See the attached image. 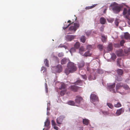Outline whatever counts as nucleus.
I'll list each match as a JSON object with an SVG mask.
<instances>
[{"label":"nucleus","mask_w":130,"mask_h":130,"mask_svg":"<svg viewBox=\"0 0 130 130\" xmlns=\"http://www.w3.org/2000/svg\"><path fill=\"white\" fill-rule=\"evenodd\" d=\"M123 87L126 90H128L129 89V87L127 85L123 84Z\"/></svg>","instance_id":"39"},{"label":"nucleus","mask_w":130,"mask_h":130,"mask_svg":"<svg viewBox=\"0 0 130 130\" xmlns=\"http://www.w3.org/2000/svg\"><path fill=\"white\" fill-rule=\"evenodd\" d=\"M52 123L53 124V123H55V122H54V120H52Z\"/></svg>","instance_id":"59"},{"label":"nucleus","mask_w":130,"mask_h":130,"mask_svg":"<svg viewBox=\"0 0 130 130\" xmlns=\"http://www.w3.org/2000/svg\"><path fill=\"white\" fill-rule=\"evenodd\" d=\"M74 84L79 86H82L83 85V82L81 80H78L74 83Z\"/></svg>","instance_id":"17"},{"label":"nucleus","mask_w":130,"mask_h":130,"mask_svg":"<svg viewBox=\"0 0 130 130\" xmlns=\"http://www.w3.org/2000/svg\"><path fill=\"white\" fill-rule=\"evenodd\" d=\"M124 38L125 39H130V35L128 32H126L124 33Z\"/></svg>","instance_id":"22"},{"label":"nucleus","mask_w":130,"mask_h":130,"mask_svg":"<svg viewBox=\"0 0 130 130\" xmlns=\"http://www.w3.org/2000/svg\"><path fill=\"white\" fill-rule=\"evenodd\" d=\"M66 85L64 83H62L61 85V87L59 88L60 90H63L67 89H66Z\"/></svg>","instance_id":"19"},{"label":"nucleus","mask_w":130,"mask_h":130,"mask_svg":"<svg viewBox=\"0 0 130 130\" xmlns=\"http://www.w3.org/2000/svg\"><path fill=\"white\" fill-rule=\"evenodd\" d=\"M58 55L59 57H61L64 56V54L62 52L59 53H58Z\"/></svg>","instance_id":"44"},{"label":"nucleus","mask_w":130,"mask_h":130,"mask_svg":"<svg viewBox=\"0 0 130 130\" xmlns=\"http://www.w3.org/2000/svg\"><path fill=\"white\" fill-rule=\"evenodd\" d=\"M127 13V15L125 16V17L127 19L129 20V16H130V9H129L127 10L126 8H124L123 10V14L124 15H125Z\"/></svg>","instance_id":"4"},{"label":"nucleus","mask_w":130,"mask_h":130,"mask_svg":"<svg viewBox=\"0 0 130 130\" xmlns=\"http://www.w3.org/2000/svg\"><path fill=\"white\" fill-rule=\"evenodd\" d=\"M116 53L118 56H121L123 55V51L122 49L117 51Z\"/></svg>","instance_id":"11"},{"label":"nucleus","mask_w":130,"mask_h":130,"mask_svg":"<svg viewBox=\"0 0 130 130\" xmlns=\"http://www.w3.org/2000/svg\"><path fill=\"white\" fill-rule=\"evenodd\" d=\"M41 71H43V73H44L46 72L47 69L45 67H43L41 68Z\"/></svg>","instance_id":"43"},{"label":"nucleus","mask_w":130,"mask_h":130,"mask_svg":"<svg viewBox=\"0 0 130 130\" xmlns=\"http://www.w3.org/2000/svg\"><path fill=\"white\" fill-rule=\"evenodd\" d=\"M100 30L102 31H104V27L103 26H102L100 28Z\"/></svg>","instance_id":"54"},{"label":"nucleus","mask_w":130,"mask_h":130,"mask_svg":"<svg viewBox=\"0 0 130 130\" xmlns=\"http://www.w3.org/2000/svg\"><path fill=\"white\" fill-rule=\"evenodd\" d=\"M67 68L64 70V72L67 75L70 73H73L76 71L77 69V67L74 63L72 62H69L67 64Z\"/></svg>","instance_id":"1"},{"label":"nucleus","mask_w":130,"mask_h":130,"mask_svg":"<svg viewBox=\"0 0 130 130\" xmlns=\"http://www.w3.org/2000/svg\"><path fill=\"white\" fill-rule=\"evenodd\" d=\"M100 23L102 24H104L106 22V19L103 17H101L100 19Z\"/></svg>","instance_id":"18"},{"label":"nucleus","mask_w":130,"mask_h":130,"mask_svg":"<svg viewBox=\"0 0 130 130\" xmlns=\"http://www.w3.org/2000/svg\"><path fill=\"white\" fill-rule=\"evenodd\" d=\"M73 21H71L69 20L68 21V23H69V24H72L73 23V24H77L75 23H74L73 21Z\"/></svg>","instance_id":"42"},{"label":"nucleus","mask_w":130,"mask_h":130,"mask_svg":"<svg viewBox=\"0 0 130 130\" xmlns=\"http://www.w3.org/2000/svg\"><path fill=\"white\" fill-rule=\"evenodd\" d=\"M114 106L116 108H119L122 105L120 102H118L117 104L114 105Z\"/></svg>","instance_id":"33"},{"label":"nucleus","mask_w":130,"mask_h":130,"mask_svg":"<svg viewBox=\"0 0 130 130\" xmlns=\"http://www.w3.org/2000/svg\"><path fill=\"white\" fill-rule=\"evenodd\" d=\"M107 106L110 109H112L113 108V106L112 104L109 103H107Z\"/></svg>","instance_id":"31"},{"label":"nucleus","mask_w":130,"mask_h":130,"mask_svg":"<svg viewBox=\"0 0 130 130\" xmlns=\"http://www.w3.org/2000/svg\"><path fill=\"white\" fill-rule=\"evenodd\" d=\"M67 91V89H64V90H62L60 92V95L61 96L63 95Z\"/></svg>","instance_id":"34"},{"label":"nucleus","mask_w":130,"mask_h":130,"mask_svg":"<svg viewBox=\"0 0 130 130\" xmlns=\"http://www.w3.org/2000/svg\"><path fill=\"white\" fill-rule=\"evenodd\" d=\"M76 51V50L75 48H72L70 50V52L72 54V53Z\"/></svg>","instance_id":"40"},{"label":"nucleus","mask_w":130,"mask_h":130,"mask_svg":"<svg viewBox=\"0 0 130 130\" xmlns=\"http://www.w3.org/2000/svg\"><path fill=\"white\" fill-rule=\"evenodd\" d=\"M67 59L66 58L62 59L61 60V63L62 64H65L67 62Z\"/></svg>","instance_id":"24"},{"label":"nucleus","mask_w":130,"mask_h":130,"mask_svg":"<svg viewBox=\"0 0 130 130\" xmlns=\"http://www.w3.org/2000/svg\"><path fill=\"white\" fill-rule=\"evenodd\" d=\"M115 86V84L114 83L112 85L108 86V88L109 89L110 91H112L113 93L115 92L114 89Z\"/></svg>","instance_id":"9"},{"label":"nucleus","mask_w":130,"mask_h":130,"mask_svg":"<svg viewBox=\"0 0 130 130\" xmlns=\"http://www.w3.org/2000/svg\"><path fill=\"white\" fill-rule=\"evenodd\" d=\"M54 128L56 130H58V127L57 126H54Z\"/></svg>","instance_id":"56"},{"label":"nucleus","mask_w":130,"mask_h":130,"mask_svg":"<svg viewBox=\"0 0 130 130\" xmlns=\"http://www.w3.org/2000/svg\"><path fill=\"white\" fill-rule=\"evenodd\" d=\"M116 58V56L115 54L114 53H112L111 54V58L113 60L115 59Z\"/></svg>","instance_id":"38"},{"label":"nucleus","mask_w":130,"mask_h":130,"mask_svg":"<svg viewBox=\"0 0 130 130\" xmlns=\"http://www.w3.org/2000/svg\"><path fill=\"white\" fill-rule=\"evenodd\" d=\"M112 49V43H110L108 46L107 50V52H108L109 51H111Z\"/></svg>","instance_id":"16"},{"label":"nucleus","mask_w":130,"mask_h":130,"mask_svg":"<svg viewBox=\"0 0 130 130\" xmlns=\"http://www.w3.org/2000/svg\"><path fill=\"white\" fill-rule=\"evenodd\" d=\"M62 70V67L61 65H57L55 67V71L56 72L59 73Z\"/></svg>","instance_id":"7"},{"label":"nucleus","mask_w":130,"mask_h":130,"mask_svg":"<svg viewBox=\"0 0 130 130\" xmlns=\"http://www.w3.org/2000/svg\"><path fill=\"white\" fill-rule=\"evenodd\" d=\"M86 35L87 36H88L90 35L91 33V31H87L86 32Z\"/></svg>","instance_id":"52"},{"label":"nucleus","mask_w":130,"mask_h":130,"mask_svg":"<svg viewBox=\"0 0 130 130\" xmlns=\"http://www.w3.org/2000/svg\"><path fill=\"white\" fill-rule=\"evenodd\" d=\"M92 48V46L91 45H88L87 47V48L88 50H90Z\"/></svg>","instance_id":"51"},{"label":"nucleus","mask_w":130,"mask_h":130,"mask_svg":"<svg viewBox=\"0 0 130 130\" xmlns=\"http://www.w3.org/2000/svg\"><path fill=\"white\" fill-rule=\"evenodd\" d=\"M82 77L83 78L85 79H87V77L86 75H82Z\"/></svg>","instance_id":"53"},{"label":"nucleus","mask_w":130,"mask_h":130,"mask_svg":"<svg viewBox=\"0 0 130 130\" xmlns=\"http://www.w3.org/2000/svg\"><path fill=\"white\" fill-rule=\"evenodd\" d=\"M68 25L67 26H66L65 27L64 26L63 27V28L64 30L66 29L67 27H68L69 25Z\"/></svg>","instance_id":"55"},{"label":"nucleus","mask_w":130,"mask_h":130,"mask_svg":"<svg viewBox=\"0 0 130 130\" xmlns=\"http://www.w3.org/2000/svg\"><path fill=\"white\" fill-rule=\"evenodd\" d=\"M87 66V71H89L90 70V69L89 67V63H87L86 65Z\"/></svg>","instance_id":"45"},{"label":"nucleus","mask_w":130,"mask_h":130,"mask_svg":"<svg viewBox=\"0 0 130 130\" xmlns=\"http://www.w3.org/2000/svg\"><path fill=\"white\" fill-rule=\"evenodd\" d=\"M78 27V25H74L73 26H71L69 27V30L70 31H73L75 32Z\"/></svg>","instance_id":"6"},{"label":"nucleus","mask_w":130,"mask_h":130,"mask_svg":"<svg viewBox=\"0 0 130 130\" xmlns=\"http://www.w3.org/2000/svg\"><path fill=\"white\" fill-rule=\"evenodd\" d=\"M90 99L93 102H98L99 99L98 97L95 94H92L90 96Z\"/></svg>","instance_id":"3"},{"label":"nucleus","mask_w":130,"mask_h":130,"mask_svg":"<svg viewBox=\"0 0 130 130\" xmlns=\"http://www.w3.org/2000/svg\"><path fill=\"white\" fill-rule=\"evenodd\" d=\"M117 25V26H118V25Z\"/></svg>","instance_id":"63"},{"label":"nucleus","mask_w":130,"mask_h":130,"mask_svg":"<svg viewBox=\"0 0 130 130\" xmlns=\"http://www.w3.org/2000/svg\"><path fill=\"white\" fill-rule=\"evenodd\" d=\"M107 20L108 22L111 23L113 22L114 20L113 19H107Z\"/></svg>","instance_id":"46"},{"label":"nucleus","mask_w":130,"mask_h":130,"mask_svg":"<svg viewBox=\"0 0 130 130\" xmlns=\"http://www.w3.org/2000/svg\"><path fill=\"white\" fill-rule=\"evenodd\" d=\"M44 62L46 66L49 67V64H48V61L47 59H45L44 60Z\"/></svg>","instance_id":"35"},{"label":"nucleus","mask_w":130,"mask_h":130,"mask_svg":"<svg viewBox=\"0 0 130 130\" xmlns=\"http://www.w3.org/2000/svg\"><path fill=\"white\" fill-rule=\"evenodd\" d=\"M83 124L86 125H88L89 123V120L86 119H83Z\"/></svg>","instance_id":"21"},{"label":"nucleus","mask_w":130,"mask_h":130,"mask_svg":"<svg viewBox=\"0 0 130 130\" xmlns=\"http://www.w3.org/2000/svg\"><path fill=\"white\" fill-rule=\"evenodd\" d=\"M83 100V99L81 96L79 95H78L76 96L75 101L76 103L79 104Z\"/></svg>","instance_id":"8"},{"label":"nucleus","mask_w":130,"mask_h":130,"mask_svg":"<svg viewBox=\"0 0 130 130\" xmlns=\"http://www.w3.org/2000/svg\"><path fill=\"white\" fill-rule=\"evenodd\" d=\"M77 19V17H75V16L74 17V21H75Z\"/></svg>","instance_id":"57"},{"label":"nucleus","mask_w":130,"mask_h":130,"mask_svg":"<svg viewBox=\"0 0 130 130\" xmlns=\"http://www.w3.org/2000/svg\"><path fill=\"white\" fill-rule=\"evenodd\" d=\"M129 27H130V25H129Z\"/></svg>","instance_id":"62"},{"label":"nucleus","mask_w":130,"mask_h":130,"mask_svg":"<svg viewBox=\"0 0 130 130\" xmlns=\"http://www.w3.org/2000/svg\"><path fill=\"white\" fill-rule=\"evenodd\" d=\"M68 103V104L72 105H74L75 104L74 102L72 101H69Z\"/></svg>","instance_id":"36"},{"label":"nucleus","mask_w":130,"mask_h":130,"mask_svg":"<svg viewBox=\"0 0 130 130\" xmlns=\"http://www.w3.org/2000/svg\"><path fill=\"white\" fill-rule=\"evenodd\" d=\"M103 113L104 114H106L107 113V112H103Z\"/></svg>","instance_id":"58"},{"label":"nucleus","mask_w":130,"mask_h":130,"mask_svg":"<svg viewBox=\"0 0 130 130\" xmlns=\"http://www.w3.org/2000/svg\"><path fill=\"white\" fill-rule=\"evenodd\" d=\"M120 22V20L118 19H116L115 21V24H118Z\"/></svg>","instance_id":"48"},{"label":"nucleus","mask_w":130,"mask_h":130,"mask_svg":"<svg viewBox=\"0 0 130 130\" xmlns=\"http://www.w3.org/2000/svg\"><path fill=\"white\" fill-rule=\"evenodd\" d=\"M96 4H94V5H93L92 6H90L86 7L85 8V9L86 10L91 9L95 7L96 6Z\"/></svg>","instance_id":"32"},{"label":"nucleus","mask_w":130,"mask_h":130,"mask_svg":"<svg viewBox=\"0 0 130 130\" xmlns=\"http://www.w3.org/2000/svg\"><path fill=\"white\" fill-rule=\"evenodd\" d=\"M97 47L100 51L103 50L104 48L103 46L101 44H99L97 46Z\"/></svg>","instance_id":"27"},{"label":"nucleus","mask_w":130,"mask_h":130,"mask_svg":"<svg viewBox=\"0 0 130 130\" xmlns=\"http://www.w3.org/2000/svg\"><path fill=\"white\" fill-rule=\"evenodd\" d=\"M106 9H105L104 10V12L105 11H106Z\"/></svg>","instance_id":"61"},{"label":"nucleus","mask_w":130,"mask_h":130,"mask_svg":"<svg viewBox=\"0 0 130 130\" xmlns=\"http://www.w3.org/2000/svg\"><path fill=\"white\" fill-rule=\"evenodd\" d=\"M55 58L57 59H58V58L57 57H55Z\"/></svg>","instance_id":"60"},{"label":"nucleus","mask_w":130,"mask_h":130,"mask_svg":"<svg viewBox=\"0 0 130 130\" xmlns=\"http://www.w3.org/2000/svg\"><path fill=\"white\" fill-rule=\"evenodd\" d=\"M123 87V83H117L116 86V89L117 91Z\"/></svg>","instance_id":"13"},{"label":"nucleus","mask_w":130,"mask_h":130,"mask_svg":"<svg viewBox=\"0 0 130 130\" xmlns=\"http://www.w3.org/2000/svg\"><path fill=\"white\" fill-rule=\"evenodd\" d=\"M50 122L48 119L46 120V122L44 123V125L45 126H48L50 124Z\"/></svg>","instance_id":"28"},{"label":"nucleus","mask_w":130,"mask_h":130,"mask_svg":"<svg viewBox=\"0 0 130 130\" xmlns=\"http://www.w3.org/2000/svg\"><path fill=\"white\" fill-rule=\"evenodd\" d=\"M79 88V87L75 85H71L70 87V89L74 92L77 91Z\"/></svg>","instance_id":"12"},{"label":"nucleus","mask_w":130,"mask_h":130,"mask_svg":"<svg viewBox=\"0 0 130 130\" xmlns=\"http://www.w3.org/2000/svg\"><path fill=\"white\" fill-rule=\"evenodd\" d=\"M85 65V62L83 61H82L78 63V66L79 68L80 69L84 67Z\"/></svg>","instance_id":"14"},{"label":"nucleus","mask_w":130,"mask_h":130,"mask_svg":"<svg viewBox=\"0 0 130 130\" xmlns=\"http://www.w3.org/2000/svg\"><path fill=\"white\" fill-rule=\"evenodd\" d=\"M117 65L119 67H120V63L122 62V60L121 59L119 58L117 59Z\"/></svg>","instance_id":"30"},{"label":"nucleus","mask_w":130,"mask_h":130,"mask_svg":"<svg viewBox=\"0 0 130 130\" xmlns=\"http://www.w3.org/2000/svg\"><path fill=\"white\" fill-rule=\"evenodd\" d=\"M110 6L112 8L113 12L116 13H118L121 10V6L116 2L112 3Z\"/></svg>","instance_id":"2"},{"label":"nucleus","mask_w":130,"mask_h":130,"mask_svg":"<svg viewBox=\"0 0 130 130\" xmlns=\"http://www.w3.org/2000/svg\"><path fill=\"white\" fill-rule=\"evenodd\" d=\"M80 46V43L78 42H77L74 45V48L76 49L78 48Z\"/></svg>","instance_id":"29"},{"label":"nucleus","mask_w":130,"mask_h":130,"mask_svg":"<svg viewBox=\"0 0 130 130\" xmlns=\"http://www.w3.org/2000/svg\"><path fill=\"white\" fill-rule=\"evenodd\" d=\"M75 37V36L73 35H68L66 36V40L67 41H70L74 39Z\"/></svg>","instance_id":"5"},{"label":"nucleus","mask_w":130,"mask_h":130,"mask_svg":"<svg viewBox=\"0 0 130 130\" xmlns=\"http://www.w3.org/2000/svg\"><path fill=\"white\" fill-rule=\"evenodd\" d=\"M114 46L115 47H119L120 46L119 44L118 43L114 44Z\"/></svg>","instance_id":"47"},{"label":"nucleus","mask_w":130,"mask_h":130,"mask_svg":"<svg viewBox=\"0 0 130 130\" xmlns=\"http://www.w3.org/2000/svg\"><path fill=\"white\" fill-rule=\"evenodd\" d=\"M85 51L84 48L83 46H81L79 48V53L81 55L83 54Z\"/></svg>","instance_id":"20"},{"label":"nucleus","mask_w":130,"mask_h":130,"mask_svg":"<svg viewBox=\"0 0 130 130\" xmlns=\"http://www.w3.org/2000/svg\"><path fill=\"white\" fill-rule=\"evenodd\" d=\"M91 54L89 53V51H88L86 52L84 54V55L86 57L88 56H90Z\"/></svg>","instance_id":"37"},{"label":"nucleus","mask_w":130,"mask_h":130,"mask_svg":"<svg viewBox=\"0 0 130 130\" xmlns=\"http://www.w3.org/2000/svg\"><path fill=\"white\" fill-rule=\"evenodd\" d=\"M63 120V119L62 117L60 116L57 118L56 122L57 123L60 124H61Z\"/></svg>","instance_id":"15"},{"label":"nucleus","mask_w":130,"mask_h":130,"mask_svg":"<svg viewBox=\"0 0 130 130\" xmlns=\"http://www.w3.org/2000/svg\"><path fill=\"white\" fill-rule=\"evenodd\" d=\"M124 109L123 108H121L118 110H117L116 112V114L117 116H119L124 111Z\"/></svg>","instance_id":"10"},{"label":"nucleus","mask_w":130,"mask_h":130,"mask_svg":"<svg viewBox=\"0 0 130 130\" xmlns=\"http://www.w3.org/2000/svg\"><path fill=\"white\" fill-rule=\"evenodd\" d=\"M81 41L83 43L85 42L86 40V37L84 36H82L80 39Z\"/></svg>","instance_id":"26"},{"label":"nucleus","mask_w":130,"mask_h":130,"mask_svg":"<svg viewBox=\"0 0 130 130\" xmlns=\"http://www.w3.org/2000/svg\"><path fill=\"white\" fill-rule=\"evenodd\" d=\"M58 47L59 48H62V47H64L65 48V49H66L67 48V47L65 45H60L58 46Z\"/></svg>","instance_id":"49"},{"label":"nucleus","mask_w":130,"mask_h":130,"mask_svg":"<svg viewBox=\"0 0 130 130\" xmlns=\"http://www.w3.org/2000/svg\"><path fill=\"white\" fill-rule=\"evenodd\" d=\"M122 79V78L121 76H118L117 77V80L118 81H121Z\"/></svg>","instance_id":"41"},{"label":"nucleus","mask_w":130,"mask_h":130,"mask_svg":"<svg viewBox=\"0 0 130 130\" xmlns=\"http://www.w3.org/2000/svg\"><path fill=\"white\" fill-rule=\"evenodd\" d=\"M102 38V40L103 42H104L106 41L107 39V36H105L103 35H101Z\"/></svg>","instance_id":"23"},{"label":"nucleus","mask_w":130,"mask_h":130,"mask_svg":"<svg viewBox=\"0 0 130 130\" xmlns=\"http://www.w3.org/2000/svg\"><path fill=\"white\" fill-rule=\"evenodd\" d=\"M117 72L118 74L120 75H122L123 73V71L121 69H118L117 70Z\"/></svg>","instance_id":"25"},{"label":"nucleus","mask_w":130,"mask_h":130,"mask_svg":"<svg viewBox=\"0 0 130 130\" xmlns=\"http://www.w3.org/2000/svg\"><path fill=\"white\" fill-rule=\"evenodd\" d=\"M125 43V41L124 40H122L120 42V44L122 46L123 45V44Z\"/></svg>","instance_id":"50"}]
</instances>
